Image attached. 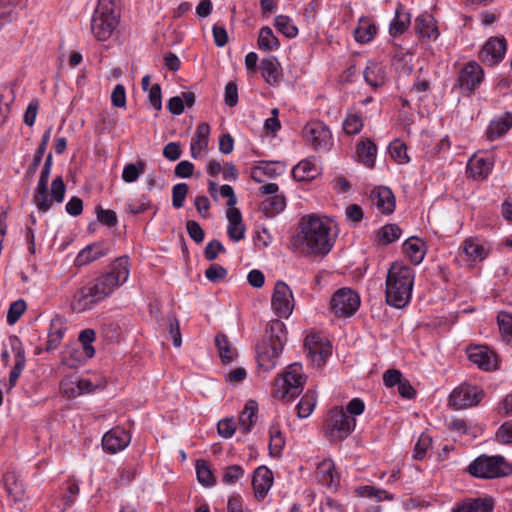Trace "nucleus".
Instances as JSON below:
<instances>
[{
  "mask_svg": "<svg viewBox=\"0 0 512 512\" xmlns=\"http://www.w3.org/2000/svg\"><path fill=\"white\" fill-rule=\"evenodd\" d=\"M411 21L410 13H408L401 4H398L395 10V17L390 23L389 32L392 36L404 33L409 27Z\"/></svg>",
  "mask_w": 512,
  "mask_h": 512,
  "instance_id": "30",
  "label": "nucleus"
},
{
  "mask_svg": "<svg viewBox=\"0 0 512 512\" xmlns=\"http://www.w3.org/2000/svg\"><path fill=\"white\" fill-rule=\"evenodd\" d=\"M512 127V115L506 113L504 117L492 120L487 128L486 135L489 140L503 136Z\"/></svg>",
  "mask_w": 512,
  "mask_h": 512,
  "instance_id": "29",
  "label": "nucleus"
},
{
  "mask_svg": "<svg viewBox=\"0 0 512 512\" xmlns=\"http://www.w3.org/2000/svg\"><path fill=\"white\" fill-rule=\"evenodd\" d=\"M506 53V40L504 37H491L483 45L479 60L489 66L498 64Z\"/></svg>",
  "mask_w": 512,
  "mask_h": 512,
  "instance_id": "14",
  "label": "nucleus"
},
{
  "mask_svg": "<svg viewBox=\"0 0 512 512\" xmlns=\"http://www.w3.org/2000/svg\"><path fill=\"white\" fill-rule=\"evenodd\" d=\"M196 474L198 481L204 486L210 487L215 484V477L204 460H197L196 462Z\"/></svg>",
  "mask_w": 512,
  "mask_h": 512,
  "instance_id": "49",
  "label": "nucleus"
},
{
  "mask_svg": "<svg viewBox=\"0 0 512 512\" xmlns=\"http://www.w3.org/2000/svg\"><path fill=\"white\" fill-rule=\"evenodd\" d=\"M462 249L468 259L472 261L483 260L487 256V250L484 246L474 239H466Z\"/></svg>",
  "mask_w": 512,
  "mask_h": 512,
  "instance_id": "41",
  "label": "nucleus"
},
{
  "mask_svg": "<svg viewBox=\"0 0 512 512\" xmlns=\"http://www.w3.org/2000/svg\"><path fill=\"white\" fill-rule=\"evenodd\" d=\"M470 475L482 479H494L508 476L512 473V465L503 456H478L468 466Z\"/></svg>",
  "mask_w": 512,
  "mask_h": 512,
  "instance_id": "6",
  "label": "nucleus"
},
{
  "mask_svg": "<svg viewBox=\"0 0 512 512\" xmlns=\"http://www.w3.org/2000/svg\"><path fill=\"white\" fill-rule=\"evenodd\" d=\"M330 306L336 317H350L358 310L360 297L350 288H341L333 294Z\"/></svg>",
  "mask_w": 512,
  "mask_h": 512,
  "instance_id": "9",
  "label": "nucleus"
},
{
  "mask_svg": "<svg viewBox=\"0 0 512 512\" xmlns=\"http://www.w3.org/2000/svg\"><path fill=\"white\" fill-rule=\"evenodd\" d=\"M492 510L493 503L491 499L477 498L456 506L452 512H492Z\"/></svg>",
  "mask_w": 512,
  "mask_h": 512,
  "instance_id": "32",
  "label": "nucleus"
},
{
  "mask_svg": "<svg viewBox=\"0 0 512 512\" xmlns=\"http://www.w3.org/2000/svg\"><path fill=\"white\" fill-rule=\"evenodd\" d=\"M417 32L421 37L428 39H437L439 36L435 20L430 14H422L415 20Z\"/></svg>",
  "mask_w": 512,
  "mask_h": 512,
  "instance_id": "28",
  "label": "nucleus"
},
{
  "mask_svg": "<svg viewBox=\"0 0 512 512\" xmlns=\"http://www.w3.org/2000/svg\"><path fill=\"white\" fill-rule=\"evenodd\" d=\"M285 324L276 320L271 323L261 343L257 346V362L264 370L275 367L287 339Z\"/></svg>",
  "mask_w": 512,
  "mask_h": 512,
  "instance_id": "4",
  "label": "nucleus"
},
{
  "mask_svg": "<svg viewBox=\"0 0 512 512\" xmlns=\"http://www.w3.org/2000/svg\"><path fill=\"white\" fill-rule=\"evenodd\" d=\"M130 440L131 437L126 430L116 427L104 434L102 446L109 453H116L126 448Z\"/></svg>",
  "mask_w": 512,
  "mask_h": 512,
  "instance_id": "18",
  "label": "nucleus"
},
{
  "mask_svg": "<svg viewBox=\"0 0 512 512\" xmlns=\"http://www.w3.org/2000/svg\"><path fill=\"white\" fill-rule=\"evenodd\" d=\"M363 127V121L361 115L350 114L347 116L343 123V129L345 133L349 135L358 134Z\"/></svg>",
  "mask_w": 512,
  "mask_h": 512,
  "instance_id": "51",
  "label": "nucleus"
},
{
  "mask_svg": "<svg viewBox=\"0 0 512 512\" xmlns=\"http://www.w3.org/2000/svg\"><path fill=\"white\" fill-rule=\"evenodd\" d=\"M109 246L103 242H96L82 249L76 259L75 265L78 267L88 265L109 253Z\"/></svg>",
  "mask_w": 512,
  "mask_h": 512,
  "instance_id": "19",
  "label": "nucleus"
},
{
  "mask_svg": "<svg viewBox=\"0 0 512 512\" xmlns=\"http://www.w3.org/2000/svg\"><path fill=\"white\" fill-rule=\"evenodd\" d=\"M304 383L301 364L293 363L288 366L282 377L276 380L274 394L282 401L290 402L301 394Z\"/></svg>",
  "mask_w": 512,
  "mask_h": 512,
  "instance_id": "7",
  "label": "nucleus"
},
{
  "mask_svg": "<svg viewBox=\"0 0 512 512\" xmlns=\"http://www.w3.org/2000/svg\"><path fill=\"white\" fill-rule=\"evenodd\" d=\"M272 484L273 474L266 466H260L254 471L252 485L257 498H264Z\"/></svg>",
  "mask_w": 512,
  "mask_h": 512,
  "instance_id": "21",
  "label": "nucleus"
},
{
  "mask_svg": "<svg viewBox=\"0 0 512 512\" xmlns=\"http://www.w3.org/2000/svg\"><path fill=\"white\" fill-rule=\"evenodd\" d=\"M285 446V438L282 435L280 426L272 424L269 428V454L274 458L281 456L282 450Z\"/></svg>",
  "mask_w": 512,
  "mask_h": 512,
  "instance_id": "33",
  "label": "nucleus"
},
{
  "mask_svg": "<svg viewBox=\"0 0 512 512\" xmlns=\"http://www.w3.org/2000/svg\"><path fill=\"white\" fill-rule=\"evenodd\" d=\"M13 350L15 351L16 360H15V364L9 374L8 390H11L16 385V382L25 367L24 351L21 348L16 349L14 347H13Z\"/></svg>",
  "mask_w": 512,
  "mask_h": 512,
  "instance_id": "43",
  "label": "nucleus"
},
{
  "mask_svg": "<svg viewBox=\"0 0 512 512\" xmlns=\"http://www.w3.org/2000/svg\"><path fill=\"white\" fill-rule=\"evenodd\" d=\"M3 483L7 494L13 501L17 502L22 500L25 493V486L15 472H6L3 475Z\"/></svg>",
  "mask_w": 512,
  "mask_h": 512,
  "instance_id": "23",
  "label": "nucleus"
},
{
  "mask_svg": "<svg viewBox=\"0 0 512 512\" xmlns=\"http://www.w3.org/2000/svg\"><path fill=\"white\" fill-rule=\"evenodd\" d=\"M414 283L411 267L393 263L386 278V302L395 308L405 307L410 299Z\"/></svg>",
  "mask_w": 512,
  "mask_h": 512,
  "instance_id": "3",
  "label": "nucleus"
},
{
  "mask_svg": "<svg viewBox=\"0 0 512 512\" xmlns=\"http://www.w3.org/2000/svg\"><path fill=\"white\" fill-rule=\"evenodd\" d=\"M484 71L475 61L468 62L459 72L457 86L466 93H472L482 82Z\"/></svg>",
  "mask_w": 512,
  "mask_h": 512,
  "instance_id": "13",
  "label": "nucleus"
},
{
  "mask_svg": "<svg viewBox=\"0 0 512 512\" xmlns=\"http://www.w3.org/2000/svg\"><path fill=\"white\" fill-rule=\"evenodd\" d=\"M401 236V229L396 224H387L383 226L377 233L379 243L387 245Z\"/></svg>",
  "mask_w": 512,
  "mask_h": 512,
  "instance_id": "45",
  "label": "nucleus"
},
{
  "mask_svg": "<svg viewBox=\"0 0 512 512\" xmlns=\"http://www.w3.org/2000/svg\"><path fill=\"white\" fill-rule=\"evenodd\" d=\"M189 187L186 183H178L172 188V204L179 209L183 206Z\"/></svg>",
  "mask_w": 512,
  "mask_h": 512,
  "instance_id": "54",
  "label": "nucleus"
},
{
  "mask_svg": "<svg viewBox=\"0 0 512 512\" xmlns=\"http://www.w3.org/2000/svg\"><path fill=\"white\" fill-rule=\"evenodd\" d=\"M377 28L368 17H361L358 26L354 31L355 40L359 43H368L373 40Z\"/></svg>",
  "mask_w": 512,
  "mask_h": 512,
  "instance_id": "31",
  "label": "nucleus"
},
{
  "mask_svg": "<svg viewBox=\"0 0 512 512\" xmlns=\"http://www.w3.org/2000/svg\"><path fill=\"white\" fill-rule=\"evenodd\" d=\"M320 174V168L311 159L300 161L292 170L293 177L298 181L313 180Z\"/></svg>",
  "mask_w": 512,
  "mask_h": 512,
  "instance_id": "26",
  "label": "nucleus"
},
{
  "mask_svg": "<svg viewBox=\"0 0 512 512\" xmlns=\"http://www.w3.org/2000/svg\"><path fill=\"white\" fill-rule=\"evenodd\" d=\"M274 25L276 29L288 38H294L298 34L297 27L292 24L291 19L285 15L275 17Z\"/></svg>",
  "mask_w": 512,
  "mask_h": 512,
  "instance_id": "48",
  "label": "nucleus"
},
{
  "mask_svg": "<svg viewBox=\"0 0 512 512\" xmlns=\"http://www.w3.org/2000/svg\"><path fill=\"white\" fill-rule=\"evenodd\" d=\"M280 46L278 38L274 35L272 29L264 26L260 29L258 37V47L264 51L276 50Z\"/></svg>",
  "mask_w": 512,
  "mask_h": 512,
  "instance_id": "40",
  "label": "nucleus"
},
{
  "mask_svg": "<svg viewBox=\"0 0 512 512\" xmlns=\"http://www.w3.org/2000/svg\"><path fill=\"white\" fill-rule=\"evenodd\" d=\"M117 0H99L91 19V31L99 41L112 35L118 24Z\"/></svg>",
  "mask_w": 512,
  "mask_h": 512,
  "instance_id": "5",
  "label": "nucleus"
},
{
  "mask_svg": "<svg viewBox=\"0 0 512 512\" xmlns=\"http://www.w3.org/2000/svg\"><path fill=\"white\" fill-rule=\"evenodd\" d=\"M403 250L414 264H420L425 255L423 243L414 237L407 239L403 243Z\"/></svg>",
  "mask_w": 512,
  "mask_h": 512,
  "instance_id": "38",
  "label": "nucleus"
},
{
  "mask_svg": "<svg viewBox=\"0 0 512 512\" xmlns=\"http://www.w3.org/2000/svg\"><path fill=\"white\" fill-rule=\"evenodd\" d=\"M371 200L383 214H391L395 209V197L388 187L374 188L371 192Z\"/></svg>",
  "mask_w": 512,
  "mask_h": 512,
  "instance_id": "20",
  "label": "nucleus"
},
{
  "mask_svg": "<svg viewBox=\"0 0 512 512\" xmlns=\"http://www.w3.org/2000/svg\"><path fill=\"white\" fill-rule=\"evenodd\" d=\"M389 153L391 157L399 164H406L410 160L407 155V146L400 140H394L390 143Z\"/></svg>",
  "mask_w": 512,
  "mask_h": 512,
  "instance_id": "50",
  "label": "nucleus"
},
{
  "mask_svg": "<svg viewBox=\"0 0 512 512\" xmlns=\"http://www.w3.org/2000/svg\"><path fill=\"white\" fill-rule=\"evenodd\" d=\"M317 478L323 486L328 488H336L339 484V476L331 460H325L319 465Z\"/></svg>",
  "mask_w": 512,
  "mask_h": 512,
  "instance_id": "24",
  "label": "nucleus"
},
{
  "mask_svg": "<svg viewBox=\"0 0 512 512\" xmlns=\"http://www.w3.org/2000/svg\"><path fill=\"white\" fill-rule=\"evenodd\" d=\"M215 344L222 362L229 363L237 356L236 349L231 345L225 334H217L215 337Z\"/></svg>",
  "mask_w": 512,
  "mask_h": 512,
  "instance_id": "36",
  "label": "nucleus"
},
{
  "mask_svg": "<svg viewBox=\"0 0 512 512\" xmlns=\"http://www.w3.org/2000/svg\"><path fill=\"white\" fill-rule=\"evenodd\" d=\"M65 329L63 327L51 329L48 333V338L45 345L47 352L54 351L61 343L64 336Z\"/></svg>",
  "mask_w": 512,
  "mask_h": 512,
  "instance_id": "57",
  "label": "nucleus"
},
{
  "mask_svg": "<svg viewBox=\"0 0 512 512\" xmlns=\"http://www.w3.org/2000/svg\"><path fill=\"white\" fill-rule=\"evenodd\" d=\"M431 444L432 438L428 434L422 433L415 444L413 457L416 460H422Z\"/></svg>",
  "mask_w": 512,
  "mask_h": 512,
  "instance_id": "53",
  "label": "nucleus"
},
{
  "mask_svg": "<svg viewBox=\"0 0 512 512\" xmlns=\"http://www.w3.org/2000/svg\"><path fill=\"white\" fill-rule=\"evenodd\" d=\"M358 159L368 168H372L375 164L377 147L370 139L360 141L356 146Z\"/></svg>",
  "mask_w": 512,
  "mask_h": 512,
  "instance_id": "27",
  "label": "nucleus"
},
{
  "mask_svg": "<svg viewBox=\"0 0 512 512\" xmlns=\"http://www.w3.org/2000/svg\"><path fill=\"white\" fill-rule=\"evenodd\" d=\"M51 173V169L43 168L40 173L37 187L33 194V203L36 205L39 211L47 212L53 204V200L48 195V180Z\"/></svg>",
  "mask_w": 512,
  "mask_h": 512,
  "instance_id": "17",
  "label": "nucleus"
},
{
  "mask_svg": "<svg viewBox=\"0 0 512 512\" xmlns=\"http://www.w3.org/2000/svg\"><path fill=\"white\" fill-rule=\"evenodd\" d=\"M497 322L502 339L512 346V314L500 312L497 316Z\"/></svg>",
  "mask_w": 512,
  "mask_h": 512,
  "instance_id": "44",
  "label": "nucleus"
},
{
  "mask_svg": "<svg viewBox=\"0 0 512 512\" xmlns=\"http://www.w3.org/2000/svg\"><path fill=\"white\" fill-rule=\"evenodd\" d=\"M356 420L347 415L343 408L334 407L329 411L325 434L331 442H338L346 439L354 430Z\"/></svg>",
  "mask_w": 512,
  "mask_h": 512,
  "instance_id": "8",
  "label": "nucleus"
},
{
  "mask_svg": "<svg viewBox=\"0 0 512 512\" xmlns=\"http://www.w3.org/2000/svg\"><path fill=\"white\" fill-rule=\"evenodd\" d=\"M244 474V470L240 465L228 466L223 474V482L225 484H234Z\"/></svg>",
  "mask_w": 512,
  "mask_h": 512,
  "instance_id": "62",
  "label": "nucleus"
},
{
  "mask_svg": "<svg viewBox=\"0 0 512 512\" xmlns=\"http://www.w3.org/2000/svg\"><path fill=\"white\" fill-rule=\"evenodd\" d=\"M130 274L128 256L116 258L109 270L78 289L72 299V309L83 312L92 309L97 303L111 295L116 288L124 284Z\"/></svg>",
  "mask_w": 512,
  "mask_h": 512,
  "instance_id": "1",
  "label": "nucleus"
},
{
  "mask_svg": "<svg viewBox=\"0 0 512 512\" xmlns=\"http://www.w3.org/2000/svg\"><path fill=\"white\" fill-rule=\"evenodd\" d=\"M210 126L207 123H200L197 126L195 136L191 140V156L196 159L198 154L208 147Z\"/></svg>",
  "mask_w": 512,
  "mask_h": 512,
  "instance_id": "25",
  "label": "nucleus"
},
{
  "mask_svg": "<svg viewBox=\"0 0 512 512\" xmlns=\"http://www.w3.org/2000/svg\"><path fill=\"white\" fill-rule=\"evenodd\" d=\"M225 104L229 107H234L238 103V89L235 82L230 81L226 84L225 87V95H224Z\"/></svg>",
  "mask_w": 512,
  "mask_h": 512,
  "instance_id": "63",
  "label": "nucleus"
},
{
  "mask_svg": "<svg viewBox=\"0 0 512 512\" xmlns=\"http://www.w3.org/2000/svg\"><path fill=\"white\" fill-rule=\"evenodd\" d=\"M271 306L280 317H288L294 307L293 295L290 287L283 281H277L274 287Z\"/></svg>",
  "mask_w": 512,
  "mask_h": 512,
  "instance_id": "12",
  "label": "nucleus"
},
{
  "mask_svg": "<svg viewBox=\"0 0 512 512\" xmlns=\"http://www.w3.org/2000/svg\"><path fill=\"white\" fill-rule=\"evenodd\" d=\"M304 346L307 350V356L317 367L324 365L331 353V347L323 343L317 335H308L305 339Z\"/></svg>",
  "mask_w": 512,
  "mask_h": 512,
  "instance_id": "16",
  "label": "nucleus"
},
{
  "mask_svg": "<svg viewBox=\"0 0 512 512\" xmlns=\"http://www.w3.org/2000/svg\"><path fill=\"white\" fill-rule=\"evenodd\" d=\"M186 230L189 237L196 243H201L204 240L205 233L201 228L200 224L194 220H188L186 222Z\"/></svg>",
  "mask_w": 512,
  "mask_h": 512,
  "instance_id": "60",
  "label": "nucleus"
},
{
  "mask_svg": "<svg viewBox=\"0 0 512 512\" xmlns=\"http://www.w3.org/2000/svg\"><path fill=\"white\" fill-rule=\"evenodd\" d=\"M317 399L316 394L314 392L308 391L306 392L302 398L300 399L297 405V415L299 418L308 417L315 408Z\"/></svg>",
  "mask_w": 512,
  "mask_h": 512,
  "instance_id": "42",
  "label": "nucleus"
},
{
  "mask_svg": "<svg viewBox=\"0 0 512 512\" xmlns=\"http://www.w3.org/2000/svg\"><path fill=\"white\" fill-rule=\"evenodd\" d=\"M286 207V198L283 195L269 196L261 202L260 209L267 217H274Z\"/></svg>",
  "mask_w": 512,
  "mask_h": 512,
  "instance_id": "34",
  "label": "nucleus"
},
{
  "mask_svg": "<svg viewBox=\"0 0 512 512\" xmlns=\"http://www.w3.org/2000/svg\"><path fill=\"white\" fill-rule=\"evenodd\" d=\"M261 75L269 85H277L280 81V65L276 57L263 58L260 62Z\"/></svg>",
  "mask_w": 512,
  "mask_h": 512,
  "instance_id": "22",
  "label": "nucleus"
},
{
  "mask_svg": "<svg viewBox=\"0 0 512 512\" xmlns=\"http://www.w3.org/2000/svg\"><path fill=\"white\" fill-rule=\"evenodd\" d=\"M25 310H26V303L24 300L19 299V300L14 301L13 303L10 304V307L8 309L7 322L9 324L16 323L19 320V318L21 317V315L25 312Z\"/></svg>",
  "mask_w": 512,
  "mask_h": 512,
  "instance_id": "56",
  "label": "nucleus"
},
{
  "mask_svg": "<svg viewBox=\"0 0 512 512\" xmlns=\"http://www.w3.org/2000/svg\"><path fill=\"white\" fill-rule=\"evenodd\" d=\"M363 75L365 81L372 87H379L383 85L385 80L384 68L376 62H368Z\"/></svg>",
  "mask_w": 512,
  "mask_h": 512,
  "instance_id": "35",
  "label": "nucleus"
},
{
  "mask_svg": "<svg viewBox=\"0 0 512 512\" xmlns=\"http://www.w3.org/2000/svg\"><path fill=\"white\" fill-rule=\"evenodd\" d=\"M227 274V269L219 264H212L205 271V277L212 283L223 281Z\"/></svg>",
  "mask_w": 512,
  "mask_h": 512,
  "instance_id": "55",
  "label": "nucleus"
},
{
  "mask_svg": "<svg viewBox=\"0 0 512 512\" xmlns=\"http://www.w3.org/2000/svg\"><path fill=\"white\" fill-rule=\"evenodd\" d=\"M66 186L61 176H57L51 183V196L56 203H61L65 197Z\"/></svg>",
  "mask_w": 512,
  "mask_h": 512,
  "instance_id": "59",
  "label": "nucleus"
},
{
  "mask_svg": "<svg viewBox=\"0 0 512 512\" xmlns=\"http://www.w3.org/2000/svg\"><path fill=\"white\" fill-rule=\"evenodd\" d=\"M146 163L142 160L136 163L127 164L122 171V179L126 183L135 182L139 176L144 172Z\"/></svg>",
  "mask_w": 512,
  "mask_h": 512,
  "instance_id": "46",
  "label": "nucleus"
},
{
  "mask_svg": "<svg viewBox=\"0 0 512 512\" xmlns=\"http://www.w3.org/2000/svg\"><path fill=\"white\" fill-rule=\"evenodd\" d=\"M469 360L484 371H493L498 368V358L494 351L486 346H472L467 349Z\"/></svg>",
  "mask_w": 512,
  "mask_h": 512,
  "instance_id": "15",
  "label": "nucleus"
},
{
  "mask_svg": "<svg viewBox=\"0 0 512 512\" xmlns=\"http://www.w3.org/2000/svg\"><path fill=\"white\" fill-rule=\"evenodd\" d=\"M95 213L97 216V220L100 223L108 227H113L117 224L118 220L115 211L110 209H103L100 205H98L95 208Z\"/></svg>",
  "mask_w": 512,
  "mask_h": 512,
  "instance_id": "52",
  "label": "nucleus"
},
{
  "mask_svg": "<svg viewBox=\"0 0 512 512\" xmlns=\"http://www.w3.org/2000/svg\"><path fill=\"white\" fill-rule=\"evenodd\" d=\"M303 137L315 150H327L331 145L332 134L321 121H312L303 128Z\"/></svg>",
  "mask_w": 512,
  "mask_h": 512,
  "instance_id": "10",
  "label": "nucleus"
},
{
  "mask_svg": "<svg viewBox=\"0 0 512 512\" xmlns=\"http://www.w3.org/2000/svg\"><path fill=\"white\" fill-rule=\"evenodd\" d=\"M225 251V247L222 243L214 239L207 243L204 250V256L208 261H213L217 258L219 253H224Z\"/></svg>",
  "mask_w": 512,
  "mask_h": 512,
  "instance_id": "61",
  "label": "nucleus"
},
{
  "mask_svg": "<svg viewBox=\"0 0 512 512\" xmlns=\"http://www.w3.org/2000/svg\"><path fill=\"white\" fill-rule=\"evenodd\" d=\"M79 341L82 344V350L85 359H90L95 354V349L92 346V342L95 340V331L93 329H84L80 332Z\"/></svg>",
  "mask_w": 512,
  "mask_h": 512,
  "instance_id": "47",
  "label": "nucleus"
},
{
  "mask_svg": "<svg viewBox=\"0 0 512 512\" xmlns=\"http://www.w3.org/2000/svg\"><path fill=\"white\" fill-rule=\"evenodd\" d=\"M484 391L477 386L463 384L453 390L449 403L455 409H465L477 405L483 398Z\"/></svg>",
  "mask_w": 512,
  "mask_h": 512,
  "instance_id": "11",
  "label": "nucleus"
},
{
  "mask_svg": "<svg viewBox=\"0 0 512 512\" xmlns=\"http://www.w3.org/2000/svg\"><path fill=\"white\" fill-rule=\"evenodd\" d=\"M491 168L492 163L489 161L483 158H475L469 161L467 171L473 179L483 180L488 176Z\"/></svg>",
  "mask_w": 512,
  "mask_h": 512,
  "instance_id": "37",
  "label": "nucleus"
},
{
  "mask_svg": "<svg viewBox=\"0 0 512 512\" xmlns=\"http://www.w3.org/2000/svg\"><path fill=\"white\" fill-rule=\"evenodd\" d=\"M330 225L315 214L301 218L299 231L292 238L291 245L301 254L327 255L333 247Z\"/></svg>",
  "mask_w": 512,
  "mask_h": 512,
  "instance_id": "2",
  "label": "nucleus"
},
{
  "mask_svg": "<svg viewBox=\"0 0 512 512\" xmlns=\"http://www.w3.org/2000/svg\"><path fill=\"white\" fill-rule=\"evenodd\" d=\"M237 429V424L233 418H225L218 422L217 430L223 438H230Z\"/></svg>",
  "mask_w": 512,
  "mask_h": 512,
  "instance_id": "58",
  "label": "nucleus"
},
{
  "mask_svg": "<svg viewBox=\"0 0 512 512\" xmlns=\"http://www.w3.org/2000/svg\"><path fill=\"white\" fill-rule=\"evenodd\" d=\"M257 412V404L254 401H249L239 417V429L243 434H248L255 421L254 417Z\"/></svg>",
  "mask_w": 512,
  "mask_h": 512,
  "instance_id": "39",
  "label": "nucleus"
},
{
  "mask_svg": "<svg viewBox=\"0 0 512 512\" xmlns=\"http://www.w3.org/2000/svg\"><path fill=\"white\" fill-rule=\"evenodd\" d=\"M148 100L155 110L159 111L162 109L161 86L158 83L151 86L148 94Z\"/></svg>",
  "mask_w": 512,
  "mask_h": 512,
  "instance_id": "64",
  "label": "nucleus"
}]
</instances>
